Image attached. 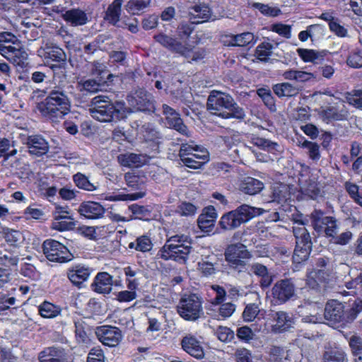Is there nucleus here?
<instances>
[{
    "instance_id": "nucleus-1",
    "label": "nucleus",
    "mask_w": 362,
    "mask_h": 362,
    "mask_svg": "<svg viewBox=\"0 0 362 362\" xmlns=\"http://www.w3.org/2000/svg\"><path fill=\"white\" fill-rule=\"evenodd\" d=\"M70 85L54 86L49 88L47 95L40 104L38 110L41 115L52 122H58L71 110Z\"/></svg>"
},
{
    "instance_id": "nucleus-2",
    "label": "nucleus",
    "mask_w": 362,
    "mask_h": 362,
    "mask_svg": "<svg viewBox=\"0 0 362 362\" xmlns=\"http://www.w3.org/2000/svg\"><path fill=\"white\" fill-rule=\"evenodd\" d=\"M89 112L95 119L101 122H107L113 119L121 120L129 113L123 101L112 103L106 95L94 97L90 104Z\"/></svg>"
},
{
    "instance_id": "nucleus-3",
    "label": "nucleus",
    "mask_w": 362,
    "mask_h": 362,
    "mask_svg": "<svg viewBox=\"0 0 362 362\" xmlns=\"http://www.w3.org/2000/svg\"><path fill=\"white\" fill-rule=\"evenodd\" d=\"M207 110L213 115L223 119H244L245 113L228 93L211 90L207 98Z\"/></svg>"
},
{
    "instance_id": "nucleus-4",
    "label": "nucleus",
    "mask_w": 362,
    "mask_h": 362,
    "mask_svg": "<svg viewBox=\"0 0 362 362\" xmlns=\"http://www.w3.org/2000/svg\"><path fill=\"white\" fill-rule=\"evenodd\" d=\"M192 249V239L188 235H175L167 240L156 257L165 261L173 260L185 264Z\"/></svg>"
},
{
    "instance_id": "nucleus-5",
    "label": "nucleus",
    "mask_w": 362,
    "mask_h": 362,
    "mask_svg": "<svg viewBox=\"0 0 362 362\" xmlns=\"http://www.w3.org/2000/svg\"><path fill=\"white\" fill-rule=\"evenodd\" d=\"M265 211L266 210L262 208L243 204L235 209L223 214L218 224L223 230H234L252 218L263 214Z\"/></svg>"
},
{
    "instance_id": "nucleus-6",
    "label": "nucleus",
    "mask_w": 362,
    "mask_h": 362,
    "mask_svg": "<svg viewBox=\"0 0 362 362\" xmlns=\"http://www.w3.org/2000/svg\"><path fill=\"white\" fill-rule=\"evenodd\" d=\"M224 256L228 267L240 273L247 269L245 259H250L252 255L245 245L238 243L228 245Z\"/></svg>"
},
{
    "instance_id": "nucleus-7",
    "label": "nucleus",
    "mask_w": 362,
    "mask_h": 362,
    "mask_svg": "<svg viewBox=\"0 0 362 362\" xmlns=\"http://www.w3.org/2000/svg\"><path fill=\"white\" fill-rule=\"evenodd\" d=\"M179 315L185 320L195 321L203 314L202 302L197 294H185L177 305Z\"/></svg>"
},
{
    "instance_id": "nucleus-8",
    "label": "nucleus",
    "mask_w": 362,
    "mask_h": 362,
    "mask_svg": "<svg viewBox=\"0 0 362 362\" xmlns=\"http://www.w3.org/2000/svg\"><path fill=\"white\" fill-rule=\"evenodd\" d=\"M311 226L319 234L326 237H334L338 233L337 221L334 216H327L320 209H315L310 215Z\"/></svg>"
},
{
    "instance_id": "nucleus-9",
    "label": "nucleus",
    "mask_w": 362,
    "mask_h": 362,
    "mask_svg": "<svg viewBox=\"0 0 362 362\" xmlns=\"http://www.w3.org/2000/svg\"><path fill=\"white\" fill-rule=\"evenodd\" d=\"M130 112H153L156 109L153 95L144 88H138L127 96Z\"/></svg>"
},
{
    "instance_id": "nucleus-10",
    "label": "nucleus",
    "mask_w": 362,
    "mask_h": 362,
    "mask_svg": "<svg viewBox=\"0 0 362 362\" xmlns=\"http://www.w3.org/2000/svg\"><path fill=\"white\" fill-rule=\"evenodd\" d=\"M42 249L44 255L50 262H67L73 257L68 248L55 240H46L43 243Z\"/></svg>"
},
{
    "instance_id": "nucleus-11",
    "label": "nucleus",
    "mask_w": 362,
    "mask_h": 362,
    "mask_svg": "<svg viewBox=\"0 0 362 362\" xmlns=\"http://www.w3.org/2000/svg\"><path fill=\"white\" fill-rule=\"evenodd\" d=\"M272 303L282 305L292 299L296 295V286L291 279L277 281L272 288Z\"/></svg>"
},
{
    "instance_id": "nucleus-12",
    "label": "nucleus",
    "mask_w": 362,
    "mask_h": 362,
    "mask_svg": "<svg viewBox=\"0 0 362 362\" xmlns=\"http://www.w3.org/2000/svg\"><path fill=\"white\" fill-rule=\"evenodd\" d=\"M95 334L98 340L105 346L115 347L122 339L121 330L113 326L103 325L95 329Z\"/></svg>"
},
{
    "instance_id": "nucleus-13",
    "label": "nucleus",
    "mask_w": 362,
    "mask_h": 362,
    "mask_svg": "<svg viewBox=\"0 0 362 362\" xmlns=\"http://www.w3.org/2000/svg\"><path fill=\"white\" fill-rule=\"evenodd\" d=\"M162 110L166 124L170 128L174 129L182 135L190 136L187 126L183 123L182 119L176 110L166 104L163 105Z\"/></svg>"
},
{
    "instance_id": "nucleus-14",
    "label": "nucleus",
    "mask_w": 362,
    "mask_h": 362,
    "mask_svg": "<svg viewBox=\"0 0 362 362\" xmlns=\"http://www.w3.org/2000/svg\"><path fill=\"white\" fill-rule=\"evenodd\" d=\"M347 315L346 310H345L344 305L341 303L332 300L325 305L324 317L327 320L334 323H348L349 322H346Z\"/></svg>"
},
{
    "instance_id": "nucleus-15",
    "label": "nucleus",
    "mask_w": 362,
    "mask_h": 362,
    "mask_svg": "<svg viewBox=\"0 0 362 362\" xmlns=\"http://www.w3.org/2000/svg\"><path fill=\"white\" fill-rule=\"evenodd\" d=\"M154 39L164 47L183 56H187L191 50L186 44L163 33L155 35Z\"/></svg>"
},
{
    "instance_id": "nucleus-16",
    "label": "nucleus",
    "mask_w": 362,
    "mask_h": 362,
    "mask_svg": "<svg viewBox=\"0 0 362 362\" xmlns=\"http://www.w3.org/2000/svg\"><path fill=\"white\" fill-rule=\"evenodd\" d=\"M37 54L47 62L51 60L56 62H64L66 54L64 50L57 45L52 42H46L37 50Z\"/></svg>"
},
{
    "instance_id": "nucleus-17",
    "label": "nucleus",
    "mask_w": 362,
    "mask_h": 362,
    "mask_svg": "<svg viewBox=\"0 0 362 362\" xmlns=\"http://www.w3.org/2000/svg\"><path fill=\"white\" fill-rule=\"evenodd\" d=\"M181 346L186 353L195 358L202 359L204 357L202 342L192 334H187L182 339Z\"/></svg>"
},
{
    "instance_id": "nucleus-18",
    "label": "nucleus",
    "mask_w": 362,
    "mask_h": 362,
    "mask_svg": "<svg viewBox=\"0 0 362 362\" xmlns=\"http://www.w3.org/2000/svg\"><path fill=\"white\" fill-rule=\"evenodd\" d=\"M24 144L31 155L41 156L49 151L48 142L41 135H31L26 138Z\"/></svg>"
},
{
    "instance_id": "nucleus-19",
    "label": "nucleus",
    "mask_w": 362,
    "mask_h": 362,
    "mask_svg": "<svg viewBox=\"0 0 362 362\" xmlns=\"http://www.w3.org/2000/svg\"><path fill=\"white\" fill-rule=\"evenodd\" d=\"M333 266L326 269H313L308 272L306 284L311 288H316L320 283L327 282L334 277Z\"/></svg>"
},
{
    "instance_id": "nucleus-20",
    "label": "nucleus",
    "mask_w": 362,
    "mask_h": 362,
    "mask_svg": "<svg viewBox=\"0 0 362 362\" xmlns=\"http://www.w3.org/2000/svg\"><path fill=\"white\" fill-rule=\"evenodd\" d=\"M78 211L81 216L88 219H98L105 213L104 206L96 202H83L78 206Z\"/></svg>"
},
{
    "instance_id": "nucleus-21",
    "label": "nucleus",
    "mask_w": 362,
    "mask_h": 362,
    "mask_svg": "<svg viewBox=\"0 0 362 362\" xmlns=\"http://www.w3.org/2000/svg\"><path fill=\"white\" fill-rule=\"evenodd\" d=\"M322 120L327 123L333 121L346 120L348 117V111L343 103L337 105L329 106L323 109L320 112Z\"/></svg>"
},
{
    "instance_id": "nucleus-22",
    "label": "nucleus",
    "mask_w": 362,
    "mask_h": 362,
    "mask_svg": "<svg viewBox=\"0 0 362 362\" xmlns=\"http://www.w3.org/2000/svg\"><path fill=\"white\" fill-rule=\"evenodd\" d=\"M272 318L274 324L272 326V330L274 333L284 332L294 324V319L292 315L284 311L276 312L273 314Z\"/></svg>"
},
{
    "instance_id": "nucleus-23",
    "label": "nucleus",
    "mask_w": 362,
    "mask_h": 362,
    "mask_svg": "<svg viewBox=\"0 0 362 362\" xmlns=\"http://www.w3.org/2000/svg\"><path fill=\"white\" fill-rule=\"evenodd\" d=\"M93 269L83 264H76L69 269L68 278L75 285H80L89 278Z\"/></svg>"
},
{
    "instance_id": "nucleus-24",
    "label": "nucleus",
    "mask_w": 362,
    "mask_h": 362,
    "mask_svg": "<svg viewBox=\"0 0 362 362\" xmlns=\"http://www.w3.org/2000/svg\"><path fill=\"white\" fill-rule=\"evenodd\" d=\"M62 18L71 26H81L88 21V14L80 8H70L62 13Z\"/></svg>"
},
{
    "instance_id": "nucleus-25",
    "label": "nucleus",
    "mask_w": 362,
    "mask_h": 362,
    "mask_svg": "<svg viewBox=\"0 0 362 362\" xmlns=\"http://www.w3.org/2000/svg\"><path fill=\"white\" fill-rule=\"evenodd\" d=\"M113 286L112 276L107 272H99L95 276L93 284L92 289L98 293H109Z\"/></svg>"
},
{
    "instance_id": "nucleus-26",
    "label": "nucleus",
    "mask_w": 362,
    "mask_h": 362,
    "mask_svg": "<svg viewBox=\"0 0 362 362\" xmlns=\"http://www.w3.org/2000/svg\"><path fill=\"white\" fill-rule=\"evenodd\" d=\"M238 189L246 194L255 195L259 194L264 187V183L252 177H246L239 181Z\"/></svg>"
},
{
    "instance_id": "nucleus-27",
    "label": "nucleus",
    "mask_w": 362,
    "mask_h": 362,
    "mask_svg": "<svg viewBox=\"0 0 362 362\" xmlns=\"http://www.w3.org/2000/svg\"><path fill=\"white\" fill-rule=\"evenodd\" d=\"M248 273L260 278L259 283L262 288H268L272 282V277L267 267L260 263L255 262L250 264Z\"/></svg>"
},
{
    "instance_id": "nucleus-28",
    "label": "nucleus",
    "mask_w": 362,
    "mask_h": 362,
    "mask_svg": "<svg viewBox=\"0 0 362 362\" xmlns=\"http://www.w3.org/2000/svg\"><path fill=\"white\" fill-rule=\"evenodd\" d=\"M38 360L40 362H64V351L55 346L46 347L38 354Z\"/></svg>"
},
{
    "instance_id": "nucleus-29",
    "label": "nucleus",
    "mask_w": 362,
    "mask_h": 362,
    "mask_svg": "<svg viewBox=\"0 0 362 362\" xmlns=\"http://www.w3.org/2000/svg\"><path fill=\"white\" fill-rule=\"evenodd\" d=\"M301 87L291 83L284 82L273 86L272 90L279 98H290L297 95L301 90Z\"/></svg>"
},
{
    "instance_id": "nucleus-30",
    "label": "nucleus",
    "mask_w": 362,
    "mask_h": 362,
    "mask_svg": "<svg viewBox=\"0 0 362 362\" xmlns=\"http://www.w3.org/2000/svg\"><path fill=\"white\" fill-rule=\"evenodd\" d=\"M190 20L192 23H200L206 21L211 16L209 6L205 4H195L189 8Z\"/></svg>"
},
{
    "instance_id": "nucleus-31",
    "label": "nucleus",
    "mask_w": 362,
    "mask_h": 362,
    "mask_svg": "<svg viewBox=\"0 0 362 362\" xmlns=\"http://www.w3.org/2000/svg\"><path fill=\"white\" fill-rule=\"evenodd\" d=\"M119 161L123 166L138 168L147 162V157L143 154L126 153L118 157Z\"/></svg>"
},
{
    "instance_id": "nucleus-32",
    "label": "nucleus",
    "mask_w": 362,
    "mask_h": 362,
    "mask_svg": "<svg viewBox=\"0 0 362 362\" xmlns=\"http://www.w3.org/2000/svg\"><path fill=\"white\" fill-rule=\"evenodd\" d=\"M296 223H297L298 226L293 227V233L296 238V245H298V246L303 244L312 245L310 233L305 227V221L303 220L296 221Z\"/></svg>"
},
{
    "instance_id": "nucleus-33",
    "label": "nucleus",
    "mask_w": 362,
    "mask_h": 362,
    "mask_svg": "<svg viewBox=\"0 0 362 362\" xmlns=\"http://www.w3.org/2000/svg\"><path fill=\"white\" fill-rule=\"evenodd\" d=\"M346 359L345 352L337 346H325L322 355V362H344Z\"/></svg>"
},
{
    "instance_id": "nucleus-34",
    "label": "nucleus",
    "mask_w": 362,
    "mask_h": 362,
    "mask_svg": "<svg viewBox=\"0 0 362 362\" xmlns=\"http://www.w3.org/2000/svg\"><path fill=\"white\" fill-rule=\"evenodd\" d=\"M124 0H114L111 4H110L105 11V19L112 24L116 25L119 21L122 5Z\"/></svg>"
},
{
    "instance_id": "nucleus-35",
    "label": "nucleus",
    "mask_w": 362,
    "mask_h": 362,
    "mask_svg": "<svg viewBox=\"0 0 362 362\" xmlns=\"http://www.w3.org/2000/svg\"><path fill=\"white\" fill-rule=\"evenodd\" d=\"M298 56L305 62H312L313 64H320L323 62L325 52H319L314 49L299 48L297 49Z\"/></svg>"
},
{
    "instance_id": "nucleus-36",
    "label": "nucleus",
    "mask_w": 362,
    "mask_h": 362,
    "mask_svg": "<svg viewBox=\"0 0 362 362\" xmlns=\"http://www.w3.org/2000/svg\"><path fill=\"white\" fill-rule=\"evenodd\" d=\"M38 313L43 318H54L59 315L62 308L49 301L45 300L37 306Z\"/></svg>"
},
{
    "instance_id": "nucleus-37",
    "label": "nucleus",
    "mask_w": 362,
    "mask_h": 362,
    "mask_svg": "<svg viewBox=\"0 0 362 362\" xmlns=\"http://www.w3.org/2000/svg\"><path fill=\"white\" fill-rule=\"evenodd\" d=\"M19 261L18 252L16 250H7L0 253V265L11 269L16 267Z\"/></svg>"
},
{
    "instance_id": "nucleus-38",
    "label": "nucleus",
    "mask_w": 362,
    "mask_h": 362,
    "mask_svg": "<svg viewBox=\"0 0 362 362\" xmlns=\"http://www.w3.org/2000/svg\"><path fill=\"white\" fill-rule=\"evenodd\" d=\"M153 245L150 237L144 235L138 237L134 242L130 243L128 247L129 249H135L136 251L141 252H146L151 250Z\"/></svg>"
},
{
    "instance_id": "nucleus-39",
    "label": "nucleus",
    "mask_w": 362,
    "mask_h": 362,
    "mask_svg": "<svg viewBox=\"0 0 362 362\" xmlns=\"http://www.w3.org/2000/svg\"><path fill=\"white\" fill-rule=\"evenodd\" d=\"M129 210L132 213L135 218L149 220L151 218L153 208L149 205L143 206L134 204L129 206Z\"/></svg>"
},
{
    "instance_id": "nucleus-40",
    "label": "nucleus",
    "mask_w": 362,
    "mask_h": 362,
    "mask_svg": "<svg viewBox=\"0 0 362 362\" xmlns=\"http://www.w3.org/2000/svg\"><path fill=\"white\" fill-rule=\"evenodd\" d=\"M13 27L20 37L24 36L25 37L28 38L27 34L28 30H30L31 32L35 30V24L28 19H16L13 23Z\"/></svg>"
},
{
    "instance_id": "nucleus-41",
    "label": "nucleus",
    "mask_w": 362,
    "mask_h": 362,
    "mask_svg": "<svg viewBox=\"0 0 362 362\" xmlns=\"http://www.w3.org/2000/svg\"><path fill=\"white\" fill-rule=\"evenodd\" d=\"M91 74L95 76L99 81L105 83L112 77V75L109 72L107 66L99 62H94L93 63Z\"/></svg>"
},
{
    "instance_id": "nucleus-42",
    "label": "nucleus",
    "mask_w": 362,
    "mask_h": 362,
    "mask_svg": "<svg viewBox=\"0 0 362 362\" xmlns=\"http://www.w3.org/2000/svg\"><path fill=\"white\" fill-rule=\"evenodd\" d=\"M20 274L31 281H38L41 278V273L37 268L30 263H21L20 268Z\"/></svg>"
},
{
    "instance_id": "nucleus-43",
    "label": "nucleus",
    "mask_w": 362,
    "mask_h": 362,
    "mask_svg": "<svg viewBox=\"0 0 362 362\" xmlns=\"http://www.w3.org/2000/svg\"><path fill=\"white\" fill-rule=\"evenodd\" d=\"M312 250V245H296L293 255V261L294 263L300 264L308 259Z\"/></svg>"
},
{
    "instance_id": "nucleus-44",
    "label": "nucleus",
    "mask_w": 362,
    "mask_h": 362,
    "mask_svg": "<svg viewBox=\"0 0 362 362\" xmlns=\"http://www.w3.org/2000/svg\"><path fill=\"white\" fill-rule=\"evenodd\" d=\"M252 144L259 148L274 153L278 151L279 144L262 137H254L252 139Z\"/></svg>"
},
{
    "instance_id": "nucleus-45",
    "label": "nucleus",
    "mask_w": 362,
    "mask_h": 362,
    "mask_svg": "<svg viewBox=\"0 0 362 362\" xmlns=\"http://www.w3.org/2000/svg\"><path fill=\"white\" fill-rule=\"evenodd\" d=\"M151 3V0H129L125 5V8L129 13L139 15Z\"/></svg>"
},
{
    "instance_id": "nucleus-46",
    "label": "nucleus",
    "mask_w": 362,
    "mask_h": 362,
    "mask_svg": "<svg viewBox=\"0 0 362 362\" xmlns=\"http://www.w3.org/2000/svg\"><path fill=\"white\" fill-rule=\"evenodd\" d=\"M216 260V256H209L202 259L198 262V269L206 276L215 273L214 262Z\"/></svg>"
},
{
    "instance_id": "nucleus-47",
    "label": "nucleus",
    "mask_w": 362,
    "mask_h": 362,
    "mask_svg": "<svg viewBox=\"0 0 362 362\" xmlns=\"http://www.w3.org/2000/svg\"><path fill=\"white\" fill-rule=\"evenodd\" d=\"M73 180L75 185L81 189L90 192L97 189V187L91 183L85 175L81 173L75 174L73 176Z\"/></svg>"
},
{
    "instance_id": "nucleus-48",
    "label": "nucleus",
    "mask_w": 362,
    "mask_h": 362,
    "mask_svg": "<svg viewBox=\"0 0 362 362\" xmlns=\"http://www.w3.org/2000/svg\"><path fill=\"white\" fill-rule=\"evenodd\" d=\"M75 226L76 223L74 218L69 215L60 219L54 220L52 223V228L59 231L72 230L75 228Z\"/></svg>"
},
{
    "instance_id": "nucleus-49",
    "label": "nucleus",
    "mask_w": 362,
    "mask_h": 362,
    "mask_svg": "<svg viewBox=\"0 0 362 362\" xmlns=\"http://www.w3.org/2000/svg\"><path fill=\"white\" fill-rule=\"evenodd\" d=\"M301 146L307 149V153L312 160L317 162L320 160L321 157L320 146L317 143L305 140L302 143Z\"/></svg>"
},
{
    "instance_id": "nucleus-50",
    "label": "nucleus",
    "mask_w": 362,
    "mask_h": 362,
    "mask_svg": "<svg viewBox=\"0 0 362 362\" xmlns=\"http://www.w3.org/2000/svg\"><path fill=\"white\" fill-rule=\"evenodd\" d=\"M273 46L269 42H262L259 44L255 49V57L257 59L266 62L272 54Z\"/></svg>"
},
{
    "instance_id": "nucleus-51",
    "label": "nucleus",
    "mask_w": 362,
    "mask_h": 362,
    "mask_svg": "<svg viewBox=\"0 0 362 362\" xmlns=\"http://www.w3.org/2000/svg\"><path fill=\"white\" fill-rule=\"evenodd\" d=\"M215 334L221 341L224 343H229L235 338L234 332L228 327L219 326L216 329Z\"/></svg>"
},
{
    "instance_id": "nucleus-52",
    "label": "nucleus",
    "mask_w": 362,
    "mask_h": 362,
    "mask_svg": "<svg viewBox=\"0 0 362 362\" xmlns=\"http://www.w3.org/2000/svg\"><path fill=\"white\" fill-rule=\"evenodd\" d=\"M252 7L259 10L263 15L270 17H276L281 13V10L276 7H271L267 4L255 2Z\"/></svg>"
},
{
    "instance_id": "nucleus-53",
    "label": "nucleus",
    "mask_w": 362,
    "mask_h": 362,
    "mask_svg": "<svg viewBox=\"0 0 362 362\" xmlns=\"http://www.w3.org/2000/svg\"><path fill=\"white\" fill-rule=\"evenodd\" d=\"M346 63L348 66L354 69L362 67V50L353 49L347 57Z\"/></svg>"
},
{
    "instance_id": "nucleus-54",
    "label": "nucleus",
    "mask_w": 362,
    "mask_h": 362,
    "mask_svg": "<svg viewBox=\"0 0 362 362\" xmlns=\"http://www.w3.org/2000/svg\"><path fill=\"white\" fill-rule=\"evenodd\" d=\"M346 100L356 108H362V89H354L346 93Z\"/></svg>"
},
{
    "instance_id": "nucleus-55",
    "label": "nucleus",
    "mask_w": 362,
    "mask_h": 362,
    "mask_svg": "<svg viewBox=\"0 0 362 362\" xmlns=\"http://www.w3.org/2000/svg\"><path fill=\"white\" fill-rule=\"evenodd\" d=\"M103 83L98 80L88 79L79 83L80 90H86L92 93H97L100 90V86Z\"/></svg>"
},
{
    "instance_id": "nucleus-56",
    "label": "nucleus",
    "mask_w": 362,
    "mask_h": 362,
    "mask_svg": "<svg viewBox=\"0 0 362 362\" xmlns=\"http://www.w3.org/2000/svg\"><path fill=\"white\" fill-rule=\"evenodd\" d=\"M260 310L259 308V305L257 303H249L247 304L245 310L243 313V317L244 321L245 322H252L253 321L258 313H259Z\"/></svg>"
},
{
    "instance_id": "nucleus-57",
    "label": "nucleus",
    "mask_w": 362,
    "mask_h": 362,
    "mask_svg": "<svg viewBox=\"0 0 362 362\" xmlns=\"http://www.w3.org/2000/svg\"><path fill=\"white\" fill-rule=\"evenodd\" d=\"M361 312H362V299L357 298L351 308L346 310V315H348L346 322H353Z\"/></svg>"
},
{
    "instance_id": "nucleus-58",
    "label": "nucleus",
    "mask_w": 362,
    "mask_h": 362,
    "mask_svg": "<svg viewBox=\"0 0 362 362\" xmlns=\"http://www.w3.org/2000/svg\"><path fill=\"white\" fill-rule=\"evenodd\" d=\"M197 212V207L189 202H182L176 209V213L183 216H194Z\"/></svg>"
},
{
    "instance_id": "nucleus-59",
    "label": "nucleus",
    "mask_w": 362,
    "mask_h": 362,
    "mask_svg": "<svg viewBox=\"0 0 362 362\" xmlns=\"http://www.w3.org/2000/svg\"><path fill=\"white\" fill-rule=\"evenodd\" d=\"M235 42L236 43V46L238 47H244L250 44H254L255 42V36L253 33L250 32L243 33L236 35Z\"/></svg>"
},
{
    "instance_id": "nucleus-60",
    "label": "nucleus",
    "mask_w": 362,
    "mask_h": 362,
    "mask_svg": "<svg viewBox=\"0 0 362 362\" xmlns=\"http://www.w3.org/2000/svg\"><path fill=\"white\" fill-rule=\"evenodd\" d=\"M124 179L127 182V185L136 189H141L144 182L141 180L139 176L134 175L133 173H126L124 175Z\"/></svg>"
},
{
    "instance_id": "nucleus-61",
    "label": "nucleus",
    "mask_w": 362,
    "mask_h": 362,
    "mask_svg": "<svg viewBox=\"0 0 362 362\" xmlns=\"http://www.w3.org/2000/svg\"><path fill=\"white\" fill-rule=\"evenodd\" d=\"M19 52L20 49L11 45L0 44V54L8 60L13 57H16Z\"/></svg>"
},
{
    "instance_id": "nucleus-62",
    "label": "nucleus",
    "mask_w": 362,
    "mask_h": 362,
    "mask_svg": "<svg viewBox=\"0 0 362 362\" xmlns=\"http://www.w3.org/2000/svg\"><path fill=\"white\" fill-rule=\"evenodd\" d=\"M235 310V305L232 303H222L218 309V319H226L232 315Z\"/></svg>"
},
{
    "instance_id": "nucleus-63",
    "label": "nucleus",
    "mask_w": 362,
    "mask_h": 362,
    "mask_svg": "<svg viewBox=\"0 0 362 362\" xmlns=\"http://www.w3.org/2000/svg\"><path fill=\"white\" fill-rule=\"evenodd\" d=\"M349 344L354 357L362 352V337L358 335L351 336L349 339Z\"/></svg>"
},
{
    "instance_id": "nucleus-64",
    "label": "nucleus",
    "mask_w": 362,
    "mask_h": 362,
    "mask_svg": "<svg viewBox=\"0 0 362 362\" xmlns=\"http://www.w3.org/2000/svg\"><path fill=\"white\" fill-rule=\"evenodd\" d=\"M236 362H253L250 351L246 349H238L235 353Z\"/></svg>"
}]
</instances>
